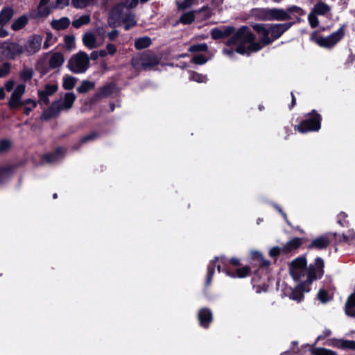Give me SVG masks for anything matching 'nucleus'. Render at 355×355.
I'll list each match as a JSON object with an SVG mask.
<instances>
[{"label":"nucleus","instance_id":"obj_30","mask_svg":"<svg viewBox=\"0 0 355 355\" xmlns=\"http://www.w3.org/2000/svg\"><path fill=\"white\" fill-rule=\"evenodd\" d=\"M83 42L84 45L89 49H93L96 47V37L92 33L87 32L83 35Z\"/></svg>","mask_w":355,"mask_h":355},{"label":"nucleus","instance_id":"obj_5","mask_svg":"<svg viewBox=\"0 0 355 355\" xmlns=\"http://www.w3.org/2000/svg\"><path fill=\"white\" fill-rule=\"evenodd\" d=\"M89 66V58L84 51H79L68 61V69L74 73H85Z\"/></svg>","mask_w":355,"mask_h":355},{"label":"nucleus","instance_id":"obj_64","mask_svg":"<svg viewBox=\"0 0 355 355\" xmlns=\"http://www.w3.org/2000/svg\"><path fill=\"white\" fill-rule=\"evenodd\" d=\"M119 35V31L116 29H114L107 33V38L110 42H114Z\"/></svg>","mask_w":355,"mask_h":355},{"label":"nucleus","instance_id":"obj_26","mask_svg":"<svg viewBox=\"0 0 355 355\" xmlns=\"http://www.w3.org/2000/svg\"><path fill=\"white\" fill-rule=\"evenodd\" d=\"M330 10L331 8L329 5L322 1H319L314 5L311 11L318 15L324 16L326 15Z\"/></svg>","mask_w":355,"mask_h":355},{"label":"nucleus","instance_id":"obj_28","mask_svg":"<svg viewBox=\"0 0 355 355\" xmlns=\"http://www.w3.org/2000/svg\"><path fill=\"white\" fill-rule=\"evenodd\" d=\"M239 28H242V36L240 38V40L242 41L243 43L250 44L254 40H255V35L253 33L250 31L249 28L247 26H242Z\"/></svg>","mask_w":355,"mask_h":355},{"label":"nucleus","instance_id":"obj_38","mask_svg":"<svg viewBox=\"0 0 355 355\" xmlns=\"http://www.w3.org/2000/svg\"><path fill=\"white\" fill-rule=\"evenodd\" d=\"M90 21V16L88 15H85L80 16L78 19L73 20L72 25L74 28H79L83 25L88 24Z\"/></svg>","mask_w":355,"mask_h":355},{"label":"nucleus","instance_id":"obj_18","mask_svg":"<svg viewBox=\"0 0 355 355\" xmlns=\"http://www.w3.org/2000/svg\"><path fill=\"white\" fill-rule=\"evenodd\" d=\"M213 314L210 309L204 307L199 310L198 320L200 327L208 329L213 322Z\"/></svg>","mask_w":355,"mask_h":355},{"label":"nucleus","instance_id":"obj_37","mask_svg":"<svg viewBox=\"0 0 355 355\" xmlns=\"http://www.w3.org/2000/svg\"><path fill=\"white\" fill-rule=\"evenodd\" d=\"M33 70L31 68L24 67L19 73L20 79L24 82L31 80L33 77Z\"/></svg>","mask_w":355,"mask_h":355},{"label":"nucleus","instance_id":"obj_23","mask_svg":"<svg viewBox=\"0 0 355 355\" xmlns=\"http://www.w3.org/2000/svg\"><path fill=\"white\" fill-rule=\"evenodd\" d=\"M64 62V55L61 52H55L52 54L49 60V65L51 69H58L61 67Z\"/></svg>","mask_w":355,"mask_h":355},{"label":"nucleus","instance_id":"obj_22","mask_svg":"<svg viewBox=\"0 0 355 355\" xmlns=\"http://www.w3.org/2000/svg\"><path fill=\"white\" fill-rule=\"evenodd\" d=\"M15 11L11 6H4L0 11V26L4 27L13 17Z\"/></svg>","mask_w":355,"mask_h":355},{"label":"nucleus","instance_id":"obj_8","mask_svg":"<svg viewBox=\"0 0 355 355\" xmlns=\"http://www.w3.org/2000/svg\"><path fill=\"white\" fill-rule=\"evenodd\" d=\"M306 268V254L301 255L293 259L289 264V273L294 281L300 282L305 276Z\"/></svg>","mask_w":355,"mask_h":355},{"label":"nucleus","instance_id":"obj_2","mask_svg":"<svg viewBox=\"0 0 355 355\" xmlns=\"http://www.w3.org/2000/svg\"><path fill=\"white\" fill-rule=\"evenodd\" d=\"M322 117L317 110H312L304 115L299 124L294 125V130L302 134L318 132L321 128Z\"/></svg>","mask_w":355,"mask_h":355},{"label":"nucleus","instance_id":"obj_47","mask_svg":"<svg viewBox=\"0 0 355 355\" xmlns=\"http://www.w3.org/2000/svg\"><path fill=\"white\" fill-rule=\"evenodd\" d=\"M337 223L342 227H348L349 225V221L347 220V214L345 212L341 211L337 216Z\"/></svg>","mask_w":355,"mask_h":355},{"label":"nucleus","instance_id":"obj_39","mask_svg":"<svg viewBox=\"0 0 355 355\" xmlns=\"http://www.w3.org/2000/svg\"><path fill=\"white\" fill-rule=\"evenodd\" d=\"M242 28H239L237 31L236 33L234 32V33L232 35V37L227 40L225 44L229 46L236 44L242 36Z\"/></svg>","mask_w":355,"mask_h":355},{"label":"nucleus","instance_id":"obj_50","mask_svg":"<svg viewBox=\"0 0 355 355\" xmlns=\"http://www.w3.org/2000/svg\"><path fill=\"white\" fill-rule=\"evenodd\" d=\"M220 28L222 29V38L223 39L231 36L232 34L234 33V32L236 31V28L232 26H222Z\"/></svg>","mask_w":355,"mask_h":355},{"label":"nucleus","instance_id":"obj_48","mask_svg":"<svg viewBox=\"0 0 355 355\" xmlns=\"http://www.w3.org/2000/svg\"><path fill=\"white\" fill-rule=\"evenodd\" d=\"M318 15L311 11L308 15V21L312 28H316L319 25Z\"/></svg>","mask_w":355,"mask_h":355},{"label":"nucleus","instance_id":"obj_33","mask_svg":"<svg viewBox=\"0 0 355 355\" xmlns=\"http://www.w3.org/2000/svg\"><path fill=\"white\" fill-rule=\"evenodd\" d=\"M77 80V78L66 74L63 77L62 87L66 90H71L75 87Z\"/></svg>","mask_w":355,"mask_h":355},{"label":"nucleus","instance_id":"obj_16","mask_svg":"<svg viewBox=\"0 0 355 355\" xmlns=\"http://www.w3.org/2000/svg\"><path fill=\"white\" fill-rule=\"evenodd\" d=\"M253 30L259 35L260 41L263 45L268 46L272 44L270 39L269 24H254L252 25Z\"/></svg>","mask_w":355,"mask_h":355},{"label":"nucleus","instance_id":"obj_56","mask_svg":"<svg viewBox=\"0 0 355 355\" xmlns=\"http://www.w3.org/2000/svg\"><path fill=\"white\" fill-rule=\"evenodd\" d=\"M11 147V142L6 139L0 140V153L6 152Z\"/></svg>","mask_w":355,"mask_h":355},{"label":"nucleus","instance_id":"obj_9","mask_svg":"<svg viewBox=\"0 0 355 355\" xmlns=\"http://www.w3.org/2000/svg\"><path fill=\"white\" fill-rule=\"evenodd\" d=\"M24 52V47L17 42H5L0 44V54L8 60H15Z\"/></svg>","mask_w":355,"mask_h":355},{"label":"nucleus","instance_id":"obj_35","mask_svg":"<svg viewBox=\"0 0 355 355\" xmlns=\"http://www.w3.org/2000/svg\"><path fill=\"white\" fill-rule=\"evenodd\" d=\"M195 13L193 11L184 12L180 17L179 22L184 24H191L195 21Z\"/></svg>","mask_w":355,"mask_h":355},{"label":"nucleus","instance_id":"obj_29","mask_svg":"<svg viewBox=\"0 0 355 355\" xmlns=\"http://www.w3.org/2000/svg\"><path fill=\"white\" fill-rule=\"evenodd\" d=\"M121 21L124 24V29L125 31H128L137 25L135 16L131 12L125 13Z\"/></svg>","mask_w":355,"mask_h":355},{"label":"nucleus","instance_id":"obj_49","mask_svg":"<svg viewBox=\"0 0 355 355\" xmlns=\"http://www.w3.org/2000/svg\"><path fill=\"white\" fill-rule=\"evenodd\" d=\"M11 64L8 62H3L0 66V78L6 77L10 72Z\"/></svg>","mask_w":355,"mask_h":355},{"label":"nucleus","instance_id":"obj_42","mask_svg":"<svg viewBox=\"0 0 355 355\" xmlns=\"http://www.w3.org/2000/svg\"><path fill=\"white\" fill-rule=\"evenodd\" d=\"M15 170L13 166H6L0 168V182H2L7 176L11 175Z\"/></svg>","mask_w":355,"mask_h":355},{"label":"nucleus","instance_id":"obj_63","mask_svg":"<svg viewBox=\"0 0 355 355\" xmlns=\"http://www.w3.org/2000/svg\"><path fill=\"white\" fill-rule=\"evenodd\" d=\"M250 257L252 260L259 261L263 257V254L259 251L252 250L250 252Z\"/></svg>","mask_w":355,"mask_h":355},{"label":"nucleus","instance_id":"obj_12","mask_svg":"<svg viewBox=\"0 0 355 355\" xmlns=\"http://www.w3.org/2000/svg\"><path fill=\"white\" fill-rule=\"evenodd\" d=\"M25 89L26 85L24 84H19L15 87L8 103L10 110L21 106V96L25 92Z\"/></svg>","mask_w":355,"mask_h":355},{"label":"nucleus","instance_id":"obj_59","mask_svg":"<svg viewBox=\"0 0 355 355\" xmlns=\"http://www.w3.org/2000/svg\"><path fill=\"white\" fill-rule=\"evenodd\" d=\"M37 94L40 101L43 102L45 105L49 104V95L45 94L44 92L42 90H38Z\"/></svg>","mask_w":355,"mask_h":355},{"label":"nucleus","instance_id":"obj_41","mask_svg":"<svg viewBox=\"0 0 355 355\" xmlns=\"http://www.w3.org/2000/svg\"><path fill=\"white\" fill-rule=\"evenodd\" d=\"M98 134L96 132H92L89 133V135L83 136L80 139V144L77 146H75L74 148L78 149L82 144L94 140L95 139H96L98 137Z\"/></svg>","mask_w":355,"mask_h":355},{"label":"nucleus","instance_id":"obj_25","mask_svg":"<svg viewBox=\"0 0 355 355\" xmlns=\"http://www.w3.org/2000/svg\"><path fill=\"white\" fill-rule=\"evenodd\" d=\"M51 27L57 31H62L67 28L70 25V19L67 17H62L59 19L53 20L51 23Z\"/></svg>","mask_w":355,"mask_h":355},{"label":"nucleus","instance_id":"obj_40","mask_svg":"<svg viewBox=\"0 0 355 355\" xmlns=\"http://www.w3.org/2000/svg\"><path fill=\"white\" fill-rule=\"evenodd\" d=\"M317 298L320 302L325 304L331 300L332 297L329 296V292L327 290L321 288L317 294Z\"/></svg>","mask_w":355,"mask_h":355},{"label":"nucleus","instance_id":"obj_58","mask_svg":"<svg viewBox=\"0 0 355 355\" xmlns=\"http://www.w3.org/2000/svg\"><path fill=\"white\" fill-rule=\"evenodd\" d=\"M342 349H352L355 350V341L344 340L342 342Z\"/></svg>","mask_w":355,"mask_h":355},{"label":"nucleus","instance_id":"obj_43","mask_svg":"<svg viewBox=\"0 0 355 355\" xmlns=\"http://www.w3.org/2000/svg\"><path fill=\"white\" fill-rule=\"evenodd\" d=\"M208 50V46L206 43L193 44L190 46L188 51L190 53L205 52Z\"/></svg>","mask_w":355,"mask_h":355},{"label":"nucleus","instance_id":"obj_31","mask_svg":"<svg viewBox=\"0 0 355 355\" xmlns=\"http://www.w3.org/2000/svg\"><path fill=\"white\" fill-rule=\"evenodd\" d=\"M152 44V40L148 36L141 37L135 42V48L137 50H141L149 47Z\"/></svg>","mask_w":355,"mask_h":355},{"label":"nucleus","instance_id":"obj_21","mask_svg":"<svg viewBox=\"0 0 355 355\" xmlns=\"http://www.w3.org/2000/svg\"><path fill=\"white\" fill-rule=\"evenodd\" d=\"M64 149L61 146L57 147L53 152L47 153L42 156V160L46 163H53L64 156Z\"/></svg>","mask_w":355,"mask_h":355},{"label":"nucleus","instance_id":"obj_32","mask_svg":"<svg viewBox=\"0 0 355 355\" xmlns=\"http://www.w3.org/2000/svg\"><path fill=\"white\" fill-rule=\"evenodd\" d=\"M51 12L50 8L49 6H43L42 8L37 7V10H33L30 13V17L32 19H37L42 17H46L49 15Z\"/></svg>","mask_w":355,"mask_h":355},{"label":"nucleus","instance_id":"obj_24","mask_svg":"<svg viewBox=\"0 0 355 355\" xmlns=\"http://www.w3.org/2000/svg\"><path fill=\"white\" fill-rule=\"evenodd\" d=\"M345 312L347 315L355 318V292L347 297L345 305Z\"/></svg>","mask_w":355,"mask_h":355},{"label":"nucleus","instance_id":"obj_7","mask_svg":"<svg viewBox=\"0 0 355 355\" xmlns=\"http://www.w3.org/2000/svg\"><path fill=\"white\" fill-rule=\"evenodd\" d=\"M259 17L265 21H286L292 19L291 15L283 8H261L258 10Z\"/></svg>","mask_w":355,"mask_h":355},{"label":"nucleus","instance_id":"obj_57","mask_svg":"<svg viewBox=\"0 0 355 355\" xmlns=\"http://www.w3.org/2000/svg\"><path fill=\"white\" fill-rule=\"evenodd\" d=\"M69 0H55V2L52 5V8L54 9H63L66 6H69Z\"/></svg>","mask_w":355,"mask_h":355},{"label":"nucleus","instance_id":"obj_27","mask_svg":"<svg viewBox=\"0 0 355 355\" xmlns=\"http://www.w3.org/2000/svg\"><path fill=\"white\" fill-rule=\"evenodd\" d=\"M28 23V18L26 15H23L15 19L11 25V28L17 31L24 28Z\"/></svg>","mask_w":355,"mask_h":355},{"label":"nucleus","instance_id":"obj_3","mask_svg":"<svg viewBox=\"0 0 355 355\" xmlns=\"http://www.w3.org/2000/svg\"><path fill=\"white\" fill-rule=\"evenodd\" d=\"M345 27L346 25H342L336 31L326 37L319 35L318 31H313L311 34V40L321 47L331 49L344 37Z\"/></svg>","mask_w":355,"mask_h":355},{"label":"nucleus","instance_id":"obj_20","mask_svg":"<svg viewBox=\"0 0 355 355\" xmlns=\"http://www.w3.org/2000/svg\"><path fill=\"white\" fill-rule=\"evenodd\" d=\"M61 110L62 106L60 101H55L48 109L43 111L41 118L45 121L49 120L55 117Z\"/></svg>","mask_w":355,"mask_h":355},{"label":"nucleus","instance_id":"obj_4","mask_svg":"<svg viewBox=\"0 0 355 355\" xmlns=\"http://www.w3.org/2000/svg\"><path fill=\"white\" fill-rule=\"evenodd\" d=\"M160 60V57L153 51L148 50L141 53L139 57L132 58L131 64L135 69L141 68L144 70H147L157 66Z\"/></svg>","mask_w":355,"mask_h":355},{"label":"nucleus","instance_id":"obj_13","mask_svg":"<svg viewBox=\"0 0 355 355\" xmlns=\"http://www.w3.org/2000/svg\"><path fill=\"white\" fill-rule=\"evenodd\" d=\"M125 6L123 2L118 3L112 6L109 15V25L111 27H116V23L120 22L123 15V10Z\"/></svg>","mask_w":355,"mask_h":355},{"label":"nucleus","instance_id":"obj_44","mask_svg":"<svg viewBox=\"0 0 355 355\" xmlns=\"http://www.w3.org/2000/svg\"><path fill=\"white\" fill-rule=\"evenodd\" d=\"M313 355H336V352L323 347L313 348L311 350Z\"/></svg>","mask_w":355,"mask_h":355},{"label":"nucleus","instance_id":"obj_19","mask_svg":"<svg viewBox=\"0 0 355 355\" xmlns=\"http://www.w3.org/2000/svg\"><path fill=\"white\" fill-rule=\"evenodd\" d=\"M306 241L305 238L294 237L282 246L283 254L296 252Z\"/></svg>","mask_w":355,"mask_h":355},{"label":"nucleus","instance_id":"obj_62","mask_svg":"<svg viewBox=\"0 0 355 355\" xmlns=\"http://www.w3.org/2000/svg\"><path fill=\"white\" fill-rule=\"evenodd\" d=\"M343 341V339H337L334 338L330 340V343H329V345H331L334 347H336L338 349H342V342Z\"/></svg>","mask_w":355,"mask_h":355},{"label":"nucleus","instance_id":"obj_46","mask_svg":"<svg viewBox=\"0 0 355 355\" xmlns=\"http://www.w3.org/2000/svg\"><path fill=\"white\" fill-rule=\"evenodd\" d=\"M286 12H288L289 15L297 14L299 16H303L305 14L304 10L302 8L295 5L288 6L286 8Z\"/></svg>","mask_w":355,"mask_h":355},{"label":"nucleus","instance_id":"obj_53","mask_svg":"<svg viewBox=\"0 0 355 355\" xmlns=\"http://www.w3.org/2000/svg\"><path fill=\"white\" fill-rule=\"evenodd\" d=\"M58 87L57 85L46 84L44 87V89L42 91L47 95L51 96L58 91Z\"/></svg>","mask_w":355,"mask_h":355},{"label":"nucleus","instance_id":"obj_54","mask_svg":"<svg viewBox=\"0 0 355 355\" xmlns=\"http://www.w3.org/2000/svg\"><path fill=\"white\" fill-rule=\"evenodd\" d=\"M211 37L214 40H221L222 38V29L216 27L211 30Z\"/></svg>","mask_w":355,"mask_h":355},{"label":"nucleus","instance_id":"obj_11","mask_svg":"<svg viewBox=\"0 0 355 355\" xmlns=\"http://www.w3.org/2000/svg\"><path fill=\"white\" fill-rule=\"evenodd\" d=\"M294 22H286L284 24H270L269 32L270 34V39L272 43L279 39L285 32H286L293 25Z\"/></svg>","mask_w":355,"mask_h":355},{"label":"nucleus","instance_id":"obj_10","mask_svg":"<svg viewBox=\"0 0 355 355\" xmlns=\"http://www.w3.org/2000/svg\"><path fill=\"white\" fill-rule=\"evenodd\" d=\"M42 40L43 37L37 34L33 35L28 37L26 44L23 46L28 55H33L40 50Z\"/></svg>","mask_w":355,"mask_h":355},{"label":"nucleus","instance_id":"obj_1","mask_svg":"<svg viewBox=\"0 0 355 355\" xmlns=\"http://www.w3.org/2000/svg\"><path fill=\"white\" fill-rule=\"evenodd\" d=\"M230 265L234 267H239L241 266V263L240 259L236 257L227 259L225 256L215 257L207 265L205 286L208 287L210 286L216 268H217L219 272H223L232 278L243 279L250 276L252 273L251 268L249 266H245L233 270L230 268Z\"/></svg>","mask_w":355,"mask_h":355},{"label":"nucleus","instance_id":"obj_52","mask_svg":"<svg viewBox=\"0 0 355 355\" xmlns=\"http://www.w3.org/2000/svg\"><path fill=\"white\" fill-rule=\"evenodd\" d=\"M191 62L196 64H203L207 62V58L202 54H197L193 56Z\"/></svg>","mask_w":355,"mask_h":355},{"label":"nucleus","instance_id":"obj_61","mask_svg":"<svg viewBox=\"0 0 355 355\" xmlns=\"http://www.w3.org/2000/svg\"><path fill=\"white\" fill-rule=\"evenodd\" d=\"M64 43L68 49H71V47L74 44L75 37L73 35H65L64 36Z\"/></svg>","mask_w":355,"mask_h":355},{"label":"nucleus","instance_id":"obj_45","mask_svg":"<svg viewBox=\"0 0 355 355\" xmlns=\"http://www.w3.org/2000/svg\"><path fill=\"white\" fill-rule=\"evenodd\" d=\"M189 78L190 80H192L199 83H206L208 80L207 76L206 75H203L196 71H192Z\"/></svg>","mask_w":355,"mask_h":355},{"label":"nucleus","instance_id":"obj_17","mask_svg":"<svg viewBox=\"0 0 355 355\" xmlns=\"http://www.w3.org/2000/svg\"><path fill=\"white\" fill-rule=\"evenodd\" d=\"M116 89V84L114 82L108 83L99 87L98 91L92 97L91 101L96 102L100 98L111 96Z\"/></svg>","mask_w":355,"mask_h":355},{"label":"nucleus","instance_id":"obj_15","mask_svg":"<svg viewBox=\"0 0 355 355\" xmlns=\"http://www.w3.org/2000/svg\"><path fill=\"white\" fill-rule=\"evenodd\" d=\"M330 234H324L314 239L308 245L309 249H314L317 250H326L331 244L333 237Z\"/></svg>","mask_w":355,"mask_h":355},{"label":"nucleus","instance_id":"obj_55","mask_svg":"<svg viewBox=\"0 0 355 355\" xmlns=\"http://www.w3.org/2000/svg\"><path fill=\"white\" fill-rule=\"evenodd\" d=\"M280 254H283L282 247L275 246L269 251V255L272 258H277Z\"/></svg>","mask_w":355,"mask_h":355},{"label":"nucleus","instance_id":"obj_6","mask_svg":"<svg viewBox=\"0 0 355 355\" xmlns=\"http://www.w3.org/2000/svg\"><path fill=\"white\" fill-rule=\"evenodd\" d=\"M324 274V261L320 257L314 259L313 263L307 266L305 271L306 279L305 280L308 284H312L315 281L320 279Z\"/></svg>","mask_w":355,"mask_h":355},{"label":"nucleus","instance_id":"obj_34","mask_svg":"<svg viewBox=\"0 0 355 355\" xmlns=\"http://www.w3.org/2000/svg\"><path fill=\"white\" fill-rule=\"evenodd\" d=\"M76 98V96L73 92L66 93L64 96V103H61L62 110L71 108L73 106Z\"/></svg>","mask_w":355,"mask_h":355},{"label":"nucleus","instance_id":"obj_51","mask_svg":"<svg viewBox=\"0 0 355 355\" xmlns=\"http://www.w3.org/2000/svg\"><path fill=\"white\" fill-rule=\"evenodd\" d=\"M263 46H264V45L261 44V41L255 42V40H254L253 42L249 44L248 46V50L250 52H257L260 51L263 48Z\"/></svg>","mask_w":355,"mask_h":355},{"label":"nucleus","instance_id":"obj_36","mask_svg":"<svg viewBox=\"0 0 355 355\" xmlns=\"http://www.w3.org/2000/svg\"><path fill=\"white\" fill-rule=\"evenodd\" d=\"M94 87L95 84L94 82L85 80L82 81L80 85L77 87L76 90L79 94H85L94 89Z\"/></svg>","mask_w":355,"mask_h":355},{"label":"nucleus","instance_id":"obj_60","mask_svg":"<svg viewBox=\"0 0 355 355\" xmlns=\"http://www.w3.org/2000/svg\"><path fill=\"white\" fill-rule=\"evenodd\" d=\"M105 50L107 53V55H114L116 51V46L112 43H108L106 44Z\"/></svg>","mask_w":355,"mask_h":355},{"label":"nucleus","instance_id":"obj_14","mask_svg":"<svg viewBox=\"0 0 355 355\" xmlns=\"http://www.w3.org/2000/svg\"><path fill=\"white\" fill-rule=\"evenodd\" d=\"M310 285L306 281L300 280V282L291 290L289 297L297 302H302L304 298V293L311 291Z\"/></svg>","mask_w":355,"mask_h":355}]
</instances>
